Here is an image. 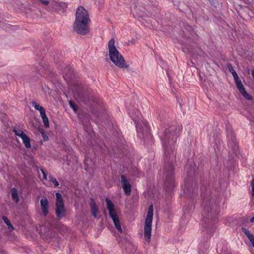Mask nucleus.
Returning a JSON list of instances; mask_svg holds the SVG:
<instances>
[{
  "label": "nucleus",
  "instance_id": "8",
  "mask_svg": "<svg viewBox=\"0 0 254 254\" xmlns=\"http://www.w3.org/2000/svg\"><path fill=\"white\" fill-rule=\"evenodd\" d=\"M41 213L44 216L47 215L49 212V202L48 199L45 196H43L40 200Z\"/></svg>",
  "mask_w": 254,
  "mask_h": 254
},
{
  "label": "nucleus",
  "instance_id": "32",
  "mask_svg": "<svg viewBox=\"0 0 254 254\" xmlns=\"http://www.w3.org/2000/svg\"><path fill=\"white\" fill-rule=\"evenodd\" d=\"M144 127L147 128V124L146 123H144Z\"/></svg>",
  "mask_w": 254,
  "mask_h": 254
},
{
  "label": "nucleus",
  "instance_id": "30",
  "mask_svg": "<svg viewBox=\"0 0 254 254\" xmlns=\"http://www.w3.org/2000/svg\"><path fill=\"white\" fill-rule=\"evenodd\" d=\"M250 222L252 223L254 222V216L251 218Z\"/></svg>",
  "mask_w": 254,
  "mask_h": 254
},
{
  "label": "nucleus",
  "instance_id": "15",
  "mask_svg": "<svg viewBox=\"0 0 254 254\" xmlns=\"http://www.w3.org/2000/svg\"><path fill=\"white\" fill-rule=\"evenodd\" d=\"M242 230L243 232L245 233L251 243L254 241V236L248 230L245 228H242Z\"/></svg>",
  "mask_w": 254,
  "mask_h": 254
},
{
  "label": "nucleus",
  "instance_id": "3",
  "mask_svg": "<svg viewBox=\"0 0 254 254\" xmlns=\"http://www.w3.org/2000/svg\"><path fill=\"white\" fill-rule=\"evenodd\" d=\"M153 205L149 206L147 212V216L145 221L144 228V237L145 240L149 243L150 240L151 234V227L153 218Z\"/></svg>",
  "mask_w": 254,
  "mask_h": 254
},
{
  "label": "nucleus",
  "instance_id": "16",
  "mask_svg": "<svg viewBox=\"0 0 254 254\" xmlns=\"http://www.w3.org/2000/svg\"><path fill=\"white\" fill-rule=\"evenodd\" d=\"M11 196L12 199L16 202H17L19 200V197L17 190L15 188H13L11 190Z\"/></svg>",
  "mask_w": 254,
  "mask_h": 254
},
{
  "label": "nucleus",
  "instance_id": "20",
  "mask_svg": "<svg viewBox=\"0 0 254 254\" xmlns=\"http://www.w3.org/2000/svg\"><path fill=\"white\" fill-rule=\"evenodd\" d=\"M39 1H40V2L43 5H48V4H54V3H55V2L54 1H53L52 0H39ZM55 3H56L55 2Z\"/></svg>",
  "mask_w": 254,
  "mask_h": 254
},
{
  "label": "nucleus",
  "instance_id": "23",
  "mask_svg": "<svg viewBox=\"0 0 254 254\" xmlns=\"http://www.w3.org/2000/svg\"><path fill=\"white\" fill-rule=\"evenodd\" d=\"M43 122L45 127H49V120L47 117L43 118Z\"/></svg>",
  "mask_w": 254,
  "mask_h": 254
},
{
  "label": "nucleus",
  "instance_id": "24",
  "mask_svg": "<svg viewBox=\"0 0 254 254\" xmlns=\"http://www.w3.org/2000/svg\"><path fill=\"white\" fill-rule=\"evenodd\" d=\"M251 186L252 187L251 195L253 197H254V179L252 181Z\"/></svg>",
  "mask_w": 254,
  "mask_h": 254
},
{
  "label": "nucleus",
  "instance_id": "12",
  "mask_svg": "<svg viewBox=\"0 0 254 254\" xmlns=\"http://www.w3.org/2000/svg\"><path fill=\"white\" fill-rule=\"evenodd\" d=\"M21 138L22 139V142L26 148H31V145L30 143V138L27 136L26 134L24 136H21Z\"/></svg>",
  "mask_w": 254,
  "mask_h": 254
},
{
  "label": "nucleus",
  "instance_id": "19",
  "mask_svg": "<svg viewBox=\"0 0 254 254\" xmlns=\"http://www.w3.org/2000/svg\"><path fill=\"white\" fill-rule=\"evenodd\" d=\"M3 220L4 223L7 225L8 228L10 229L11 230H13L14 228L12 226V224L10 223L9 220L6 217H3Z\"/></svg>",
  "mask_w": 254,
  "mask_h": 254
},
{
  "label": "nucleus",
  "instance_id": "2",
  "mask_svg": "<svg viewBox=\"0 0 254 254\" xmlns=\"http://www.w3.org/2000/svg\"><path fill=\"white\" fill-rule=\"evenodd\" d=\"M228 68L229 71L232 73L233 76L236 87L239 90L240 93L246 99L248 100H251L252 99V96L246 90V89L244 86L243 85L241 80L239 77L237 72L234 69L232 65L231 64H229L228 65Z\"/></svg>",
  "mask_w": 254,
  "mask_h": 254
},
{
  "label": "nucleus",
  "instance_id": "10",
  "mask_svg": "<svg viewBox=\"0 0 254 254\" xmlns=\"http://www.w3.org/2000/svg\"><path fill=\"white\" fill-rule=\"evenodd\" d=\"M91 211L92 215L96 218L99 213V209L96 206L95 202L93 200L90 202Z\"/></svg>",
  "mask_w": 254,
  "mask_h": 254
},
{
  "label": "nucleus",
  "instance_id": "28",
  "mask_svg": "<svg viewBox=\"0 0 254 254\" xmlns=\"http://www.w3.org/2000/svg\"><path fill=\"white\" fill-rule=\"evenodd\" d=\"M40 132L42 134V135H44L45 134L44 131V130L43 129H40Z\"/></svg>",
  "mask_w": 254,
  "mask_h": 254
},
{
  "label": "nucleus",
  "instance_id": "4",
  "mask_svg": "<svg viewBox=\"0 0 254 254\" xmlns=\"http://www.w3.org/2000/svg\"><path fill=\"white\" fill-rule=\"evenodd\" d=\"M105 200L107 204V209L109 211V215L114 222L115 227L120 233H122L123 230L120 224L117 213L115 208V205L109 198H106Z\"/></svg>",
  "mask_w": 254,
  "mask_h": 254
},
{
  "label": "nucleus",
  "instance_id": "31",
  "mask_svg": "<svg viewBox=\"0 0 254 254\" xmlns=\"http://www.w3.org/2000/svg\"><path fill=\"white\" fill-rule=\"evenodd\" d=\"M251 73H252V76L254 79V69H253L251 71Z\"/></svg>",
  "mask_w": 254,
  "mask_h": 254
},
{
  "label": "nucleus",
  "instance_id": "9",
  "mask_svg": "<svg viewBox=\"0 0 254 254\" xmlns=\"http://www.w3.org/2000/svg\"><path fill=\"white\" fill-rule=\"evenodd\" d=\"M121 184L125 193L127 195H130L131 190V185L125 176H121Z\"/></svg>",
  "mask_w": 254,
  "mask_h": 254
},
{
  "label": "nucleus",
  "instance_id": "5",
  "mask_svg": "<svg viewBox=\"0 0 254 254\" xmlns=\"http://www.w3.org/2000/svg\"><path fill=\"white\" fill-rule=\"evenodd\" d=\"M90 22L75 20L72 26L73 30L77 34L85 35L90 31L89 24Z\"/></svg>",
  "mask_w": 254,
  "mask_h": 254
},
{
  "label": "nucleus",
  "instance_id": "33",
  "mask_svg": "<svg viewBox=\"0 0 254 254\" xmlns=\"http://www.w3.org/2000/svg\"><path fill=\"white\" fill-rule=\"evenodd\" d=\"M251 243H252V244L253 246V247H254V241L253 242H252Z\"/></svg>",
  "mask_w": 254,
  "mask_h": 254
},
{
  "label": "nucleus",
  "instance_id": "27",
  "mask_svg": "<svg viewBox=\"0 0 254 254\" xmlns=\"http://www.w3.org/2000/svg\"><path fill=\"white\" fill-rule=\"evenodd\" d=\"M40 113V115H41L42 119H43V118H45V117H47V116L46 115V113H45V110H44L42 112H41Z\"/></svg>",
  "mask_w": 254,
  "mask_h": 254
},
{
  "label": "nucleus",
  "instance_id": "6",
  "mask_svg": "<svg viewBox=\"0 0 254 254\" xmlns=\"http://www.w3.org/2000/svg\"><path fill=\"white\" fill-rule=\"evenodd\" d=\"M56 195V214L58 219H61L65 215L64 202L62 195L59 192H57Z\"/></svg>",
  "mask_w": 254,
  "mask_h": 254
},
{
  "label": "nucleus",
  "instance_id": "13",
  "mask_svg": "<svg viewBox=\"0 0 254 254\" xmlns=\"http://www.w3.org/2000/svg\"><path fill=\"white\" fill-rule=\"evenodd\" d=\"M174 168L172 165H171L168 168H167V167H165V170L166 171V178L168 180H172L173 178V173L172 171L173 170Z\"/></svg>",
  "mask_w": 254,
  "mask_h": 254
},
{
  "label": "nucleus",
  "instance_id": "17",
  "mask_svg": "<svg viewBox=\"0 0 254 254\" xmlns=\"http://www.w3.org/2000/svg\"><path fill=\"white\" fill-rule=\"evenodd\" d=\"M32 106L34 107V108L36 110L39 111L40 113L45 110L42 106H40V104H38L35 101L32 102Z\"/></svg>",
  "mask_w": 254,
  "mask_h": 254
},
{
  "label": "nucleus",
  "instance_id": "25",
  "mask_svg": "<svg viewBox=\"0 0 254 254\" xmlns=\"http://www.w3.org/2000/svg\"><path fill=\"white\" fill-rule=\"evenodd\" d=\"M141 124L139 123H136V127L138 132L142 133V129L141 127Z\"/></svg>",
  "mask_w": 254,
  "mask_h": 254
},
{
  "label": "nucleus",
  "instance_id": "26",
  "mask_svg": "<svg viewBox=\"0 0 254 254\" xmlns=\"http://www.w3.org/2000/svg\"><path fill=\"white\" fill-rule=\"evenodd\" d=\"M135 43V40L134 39H132L131 40L128 41L127 45H130L131 44H134Z\"/></svg>",
  "mask_w": 254,
  "mask_h": 254
},
{
  "label": "nucleus",
  "instance_id": "7",
  "mask_svg": "<svg viewBox=\"0 0 254 254\" xmlns=\"http://www.w3.org/2000/svg\"><path fill=\"white\" fill-rule=\"evenodd\" d=\"M75 20L90 22V20L88 11L82 6L78 7L75 12Z\"/></svg>",
  "mask_w": 254,
  "mask_h": 254
},
{
  "label": "nucleus",
  "instance_id": "1",
  "mask_svg": "<svg viewBox=\"0 0 254 254\" xmlns=\"http://www.w3.org/2000/svg\"><path fill=\"white\" fill-rule=\"evenodd\" d=\"M115 43L114 39H111L108 43L109 56L111 61L120 68L127 67L125 60L115 47Z\"/></svg>",
  "mask_w": 254,
  "mask_h": 254
},
{
  "label": "nucleus",
  "instance_id": "14",
  "mask_svg": "<svg viewBox=\"0 0 254 254\" xmlns=\"http://www.w3.org/2000/svg\"><path fill=\"white\" fill-rule=\"evenodd\" d=\"M172 136V134H168L167 132H165L164 136L161 137L164 146L167 145L168 142H170V139Z\"/></svg>",
  "mask_w": 254,
  "mask_h": 254
},
{
  "label": "nucleus",
  "instance_id": "21",
  "mask_svg": "<svg viewBox=\"0 0 254 254\" xmlns=\"http://www.w3.org/2000/svg\"><path fill=\"white\" fill-rule=\"evenodd\" d=\"M41 171L43 175L42 181L43 183L46 182L47 180L49 179V176H47V174L43 169H41Z\"/></svg>",
  "mask_w": 254,
  "mask_h": 254
},
{
  "label": "nucleus",
  "instance_id": "22",
  "mask_svg": "<svg viewBox=\"0 0 254 254\" xmlns=\"http://www.w3.org/2000/svg\"><path fill=\"white\" fill-rule=\"evenodd\" d=\"M69 104L70 107L73 109L74 112H76L77 111V106L71 101H69Z\"/></svg>",
  "mask_w": 254,
  "mask_h": 254
},
{
  "label": "nucleus",
  "instance_id": "18",
  "mask_svg": "<svg viewBox=\"0 0 254 254\" xmlns=\"http://www.w3.org/2000/svg\"><path fill=\"white\" fill-rule=\"evenodd\" d=\"M13 131L14 132L16 135L19 136L20 138H21V136H23L25 134L23 131L20 130L19 128H14L13 130Z\"/></svg>",
  "mask_w": 254,
  "mask_h": 254
},
{
  "label": "nucleus",
  "instance_id": "29",
  "mask_svg": "<svg viewBox=\"0 0 254 254\" xmlns=\"http://www.w3.org/2000/svg\"><path fill=\"white\" fill-rule=\"evenodd\" d=\"M43 136L44 140H47L48 139V137L45 134L43 135Z\"/></svg>",
  "mask_w": 254,
  "mask_h": 254
},
{
  "label": "nucleus",
  "instance_id": "11",
  "mask_svg": "<svg viewBox=\"0 0 254 254\" xmlns=\"http://www.w3.org/2000/svg\"><path fill=\"white\" fill-rule=\"evenodd\" d=\"M51 183L54 184L55 187H58L59 185L57 179L50 175H49V179L46 182H44V184L47 186H49L51 185Z\"/></svg>",
  "mask_w": 254,
  "mask_h": 254
},
{
  "label": "nucleus",
  "instance_id": "34",
  "mask_svg": "<svg viewBox=\"0 0 254 254\" xmlns=\"http://www.w3.org/2000/svg\"><path fill=\"white\" fill-rule=\"evenodd\" d=\"M248 73L249 74L250 73V69H248Z\"/></svg>",
  "mask_w": 254,
  "mask_h": 254
},
{
  "label": "nucleus",
  "instance_id": "35",
  "mask_svg": "<svg viewBox=\"0 0 254 254\" xmlns=\"http://www.w3.org/2000/svg\"><path fill=\"white\" fill-rule=\"evenodd\" d=\"M137 117H139V113H138V114H137Z\"/></svg>",
  "mask_w": 254,
  "mask_h": 254
}]
</instances>
